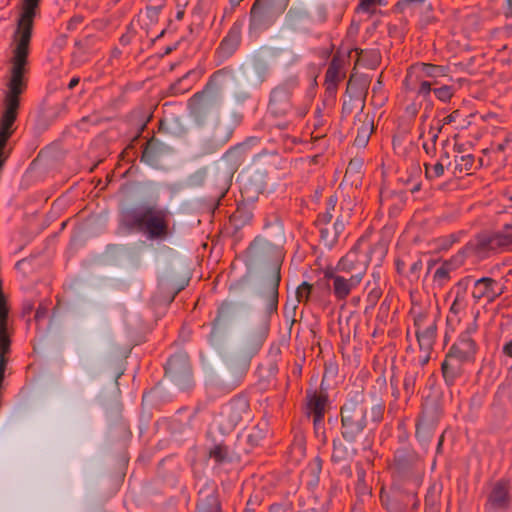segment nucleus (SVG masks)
<instances>
[{"label": "nucleus", "mask_w": 512, "mask_h": 512, "mask_svg": "<svg viewBox=\"0 0 512 512\" xmlns=\"http://www.w3.org/2000/svg\"><path fill=\"white\" fill-rule=\"evenodd\" d=\"M298 84V77L292 76L271 91L268 110L274 118H302L306 114L305 110L298 112L292 108V90Z\"/></svg>", "instance_id": "obj_7"}, {"label": "nucleus", "mask_w": 512, "mask_h": 512, "mask_svg": "<svg viewBox=\"0 0 512 512\" xmlns=\"http://www.w3.org/2000/svg\"><path fill=\"white\" fill-rule=\"evenodd\" d=\"M197 512H221L220 502L215 489H201L199 491Z\"/></svg>", "instance_id": "obj_34"}, {"label": "nucleus", "mask_w": 512, "mask_h": 512, "mask_svg": "<svg viewBox=\"0 0 512 512\" xmlns=\"http://www.w3.org/2000/svg\"><path fill=\"white\" fill-rule=\"evenodd\" d=\"M454 87L449 85H443L441 87H434L433 93L436 98L442 102H448L454 95Z\"/></svg>", "instance_id": "obj_43"}, {"label": "nucleus", "mask_w": 512, "mask_h": 512, "mask_svg": "<svg viewBox=\"0 0 512 512\" xmlns=\"http://www.w3.org/2000/svg\"><path fill=\"white\" fill-rule=\"evenodd\" d=\"M155 3H156L155 6H148L146 8V13H147L148 17L151 19L157 18L162 7L164 6L165 2H155Z\"/></svg>", "instance_id": "obj_57"}, {"label": "nucleus", "mask_w": 512, "mask_h": 512, "mask_svg": "<svg viewBox=\"0 0 512 512\" xmlns=\"http://www.w3.org/2000/svg\"><path fill=\"white\" fill-rule=\"evenodd\" d=\"M246 257L249 265H267V271L263 277L281 275L284 258L282 249L267 239L261 236L255 237L246 249Z\"/></svg>", "instance_id": "obj_4"}, {"label": "nucleus", "mask_w": 512, "mask_h": 512, "mask_svg": "<svg viewBox=\"0 0 512 512\" xmlns=\"http://www.w3.org/2000/svg\"><path fill=\"white\" fill-rule=\"evenodd\" d=\"M510 503L509 489L505 482H497L489 496L485 508L489 511H496L508 508Z\"/></svg>", "instance_id": "obj_28"}, {"label": "nucleus", "mask_w": 512, "mask_h": 512, "mask_svg": "<svg viewBox=\"0 0 512 512\" xmlns=\"http://www.w3.org/2000/svg\"><path fill=\"white\" fill-rule=\"evenodd\" d=\"M9 309L5 295L0 297V326L7 325Z\"/></svg>", "instance_id": "obj_53"}, {"label": "nucleus", "mask_w": 512, "mask_h": 512, "mask_svg": "<svg viewBox=\"0 0 512 512\" xmlns=\"http://www.w3.org/2000/svg\"><path fill=\"white\" fill-rule=\"evenodd\" d=\"M495 239L497 248L512 250V233L503 230L502 232L495 233Z\"/></svg>", "instance_id": "obj_42"}, {"label": "nucleus", "mask_w": 512, "mask_h": 512, "mask_svg": "<svg viewBox=\"0 0 512 512\" xmlns=\"http://www.w3.org/2000/svg\"><path fill=\"white\" fill-rule=\"evenodd\" d=\"M232 134L233 130L228 124L217 122L214 125L211 136L202 141L201 147H203L206 153H212L225 146L231 139Z\"/></svg>", "instance_id": "obj_26"}, {"label": "nucleus", "mask_w": 512, "mask_h": 512, "mask_svg": "<svg viewBox=\"0 0 512 512\" xmlns=\"http://www.w3.org/2000/svg\"><path fill=\"white\" fill-rule=\"evenodd\" d=\"M368 80L361 78L359 80H354L352 77L349 79L347 84V92L351 93L350 100L344 101L342 104V114L348 116L353 111V103L352 97H356L357 99H361L367 93L368 89Z\"/></svg>", "instance_id": "obj_31"}, {"label": "nucleus", "mask_w": 512, "mask_h": 512, "mask_svg": "<svg viewBox=\"0 0 512 512\" xmlns=\"http://www.w3.org/2000/svg\"><path fill=\"white\" fill-rule=\"evenodd\" d=\"M417 489L408 485L406 491L394 490L391 496H381V502L388 512H414L419 507Z\"/></svg>", "instance_id": "obj_15"}, {"label": "nucleus", "mask_w": 512, "mask_h": 512, "mask_svg": "<svg viewBox=\"0 0 512 512\" xmlns=\"http://www.w3.org/2000/svg\"><path fill=\"white\" fill-rule=\"evenodd\" d=\"M328 17L327 9L324 5H318L316 7V15L312 17L311 23H324Z\"/></svg>", "instance_id": "obj_54"}, {"label": "nucleus", "mask_w": 512, "mask_h": 512, "mask_svg": "<svg viewBox=\"0 0 512 512\" xmlns=\"http://www.w3.org/2000/svg\"><path fill=\"white\" fill-rule=\"evenodd\" d=\"M324 279L329 281V287L337 301H345L352 291L355 290L362 282L329 268L324 270Z\"/></svg>", "instance_id": "obj_17"}, {"label": "nucleus", "mask_w": 512, "mask_h": 512, "mask_svg": "<svg viewBox=\"0 0 512 512\" xmlns=\"http://www.w3.org/2000/svg\"><path fill=\"white\" fill-rule=\"evenodd\" d=\"M285 10V3H277L276 0H255L249 12V36L258 37L268 30Z\"/></svg>", "instance_id": "obj_6"}, {"label": "nucleus", "mask_w": 512, "mask_h": 512, "mask_svg": "<svg viewBox=\"0 0 512 512\" xmlns=\"http://www.w3.org/2000/svg\"><path fill=\"white\" fill-rule=\"evenodd\" d=\"M437 334L435 320H431L427 326L421 330H416V337L419 343L420 351L431 353Z\"/></svg>", "instance_id": "obj_36"}, {"label": "nucleus", "mask_w": 512, "mask_h": 512, "mask_svg": "<svg viewBox=\"0 0 512 512\" xmlns=\"http://www.w3.org/2000/svg\"><path fill=\"white\" fill-rule=\"evenodd\" d=\"M264 438V435L261 430L257 429L252 431L247 436V442L250 444L251 447L258 446L260 441Z\"/></svg>", "instance_id": "obj_55"}, {"label": "nucleus", "mask_w": 512, "mask_h": 512, "mask_svg": "<svg viewBox=\"0 0 512 512\" xmlns=\"http://www.w3.org/2000/svg\"><path fill=\"white\" fill-rule=\"evenodd\" d=\"M382 296V289L381 287L373 286L370 291L367 294L366 302L367 307L366 309H373L376 304L378 303L379 299Z\"/></svg>", "instance_id": "obj_48"}, {"label": "nucleus", "mask_w": 512, "mask_h": 512, "mask_svg": "<svg viewBox=\"0 0 512 512\" xmlns=\"http://www.w3.org/2000/svg\"><path fill=\"white\" fill-rule=\"evenodd\" d=\"M344 229H345V222L343 221L342 218L338 217L332 227V233L335 235L337 240H338V237L341 235V233L344 231Z\"/></svg>", "instance_id": "obj_60"}, {"label": "nucleus", "mask_w": 512, "mask_h": 512, "mask_svg": "<svg viewBox=\"0 0 512 512\" xmlns=\"http://www.w3.org/2000/svg\"><path fill=\"white\" fill-rule=\"evenodd\" d=\"M119 225L127 232L141 233L151 241H165L174 233L170 212L157 205L141 204L122 209Z\"/></svg>", "instance_id": "obj_2"}, {"label": "nucleus", "mask_w": 512, "mask_h": 512, "mask_svg": "<svg viewBox=\"0 0 512 512\" xmlns=\"http://www.w3.org/2000/svg\"><path fill=\"white\" fill-rule=\"evenodd\" d=\"M419 109L420 106L417 103L413 102L406 107L405 111L409 117L414 118L417 116Z\"/></svg>", "instance_id": "obj_63"}, {"label": "nucleus", "mask_w": 512, "mask_h": 512, "mask_svg": "<svg viewBox=\"0 0 512 512\" xmlns=\"http://www.w3.org/2000/svg\"><path fill=\"white\" fill-rule=\"evenodd\" d=\"M451 267L448 263H443L439 266L434 272L433 279L435 282H438L439 285H443L445 282L449 280Z\"/></svg>", "instance_id": "obj_45"}, {"label": "nucleus", "mask_w": 512, "mask_h": 512, "mask_svg": "<svg viewBox=\"0 0 512 512\" xmlns=\"http://www.w3.org/2000/svg\"><path fill=\"white\" fill-rule=\"evenodd\" d=\"M312 288H313V286L310 283H308L306 281L302 282L297 287L296 292H295L297 302L298 303L308 302L311 292H312Z\"/></svg>", "instance_id": "obj_44"}, {"label": "nucleus", "mask_w": 512, "mask_h": 512, "mask_svg": "<svg viewBox=\"0 0 512 512\" xmlns=\"http://www.w3.org/2000/svg\"><path fill=\"white\" fill-rule=\"evenodd\" d=\"M467 362L447 352L442 364L441 371L445 383L452 386L463 375V366Z\"/></svg>", "instance_id": "obj_27"}, {"label": "nucleus", "mask_w": 512, "mask_h": 512, "mask_svg": "<svg viewBox=\"0 0 512 512\" xmlns=\"http://www.w3.org/2000/svg\"><path fill=\"white\" fill-rule=\"evenodd\" d=\"M419 371L417 368H410L406 371L403 379V389L407 398H410L415 392V385Z\"/></svg>", "instance_id": "obj_39"}, {"label": "nucleus", "mask_w": 512, "mask_h": 512, "mask_svg": "<svg viewBox=\"0 0 512 512\" xmlns=\"http://www.w3.org/2000/svg\"><path fill=\"white\" fill-rule=\"evenodd\" d=\"M477 331L478 324L476 320H474L459 334L448 352L467 363L474 362L479 348L474 339V335L477 334Z\"/></svg>", "instance_id": "obj_12"}, {"label": "nucleus", "mask_w": 512, "mask_h": 512, "mask_svg": "<svg viewBox=\"0 0 512 512\" xmlns=\"http://www.w3.org/2000/svg\"><path fill=\"white\" fill-rule=\"evenodd\" d=\"M408 72H414V75L423 79L436 81L438 77L446 76L447 67L430 63H418L412 66Z\"/></svg>", "instance_id": "obj_33"}, {"label": "nucleus", "mask_w": 512, "mask_h": 512, "mask_svg": "<svg viewBox=\"0 0 512 512\" xmlns=\"http://www.w3.org/2000/svg\"><path fill=\"white\" fill-rule=\"evenodd\" d=\"M40 1L41 0L21 1L20 13L13 35L32 39L34 19L39 13Z\"/></svg>", "instance_id": "obj_18"}, {"label": "nucleus", "mask_w": 512, "mask_h": 512, "mask_svg": "<svg viewBox=\"0 0 512 512\" xmlns=\"http://www.w3.org/2000/svg\"><path fill=\"white\" fill-rule=\"evenodd\" d=\"M385 404L381 400L370 403L363 391L349 393L340 408V433L348 443H355L366 429L374 430L383 420Z\"/></svg>", "instance_id": "obj_1"}, {"label": "nucleus", "mask_w": 512, "mask_h": 512, "mask_svg": "<svg viewBox=\"0 0 512 512\" xmlns=\"http://www.w3.org/2000/svg\"><path fill=\"white\" fill-rule=\"evenodd\" d=\"M495 234H479L474 239L470 240L465 247L459 252L462 258L475 255L484 257L488 252L496 250Z\"/></svg>", "instance_id": "obj_24"}, {"label": "nucleus", "mask_w": 512, "mask_h": 512, "mask_svg": "<svg viewBox=\"0 0 512 512\" xmlns=\"http://www.w3.org/2000/svg\"><path fill=\"white\" fill-rule=\"evenodd\" d=\"M11 340L7 333V325L0 326V355L5 356L10 352Z\"/></svg>", "instance_id": "obj_47"}, {"label": "nucleus", "mask_w": 512, "mask_h": 512, "mask_svg": "<svg viewBox=\"0 0 512 512\" xmlns=\"http://www.w3.org/2000/svg\"><path fill=\"white\" fill-rule=\"evenodd\" d=\"M84 21V17L81 15H74L67 22V30L73 31L76 30Z\"/></svg>", "instance_id": "obj_58"}, {"label": "nucleus", "mask_w": 512, "mask_h": 512, "mask_svg": "<svg viewBox=\"0 0 512 512\" xmlns=\"http://www.w3.org/2000/svg\"><path fill=\"white\" fill-rule=\"evenodd\" d=\"M250 416L249 401L246 396L240 394L222 406L217 418V425L222 434H229Z\"/></svg>", "instance_id": "obj_9"}, {"label": "nucleus", "mask_w": 512, "mask_h": 512, "mask_svg": "<svg viewBox=\"0 0 512 512\" xmlns=\"http://www.w3.org/2000/svg\"><path fill=\"white\" fill-rule=\"evenodd\" d=\"M202 72L200 70L192 69L184 74L181 78L177 79L170 85V92L172 95H181L188 92L193 85L200 79Z\"/></svg>", "instance_id": "obj_35"}, {"label": "nucleus", "mask_w": 512, "mask_h": 512, "mask_svg": "<svg viewBox=\"0 0 512 512\" xmlns=\"http://www.w3.org/2000/svg\"><path fill=\"white\" fill-rule=\"evenodd\" d=\"M172 152L173 149L171 146L163 143L156 137H152L145 143L141 155V162H144L152 168H159L161 160Z\"/></svg>", "instance_id": "obj_22"}, {"label": "nucleus", "mask_w": 512, "mask_h": 512, "mask_svg": "<svg viewBox=\"0 0 512 512\" xmlns=\"http://www.w3.org/2000/svg\"><path fill=\"white\" fill-rule=\"evenodd\" d=\"M250 364L251 361L249 358L234 357L230 359L226 364L225 371H223L220 377V387L227 392L238 388L243 383L249 371Z\"/></svg>", "instance_id": "obj_13"}, {"label": "nucleus", "mask_w": 512, "mask_h": 512, "mask_svg": "<svg viewBox=\"0 0 512 512\" xmlns=\"http://www.w3.org/2000/svg\"><path fill=\"white\" fill-rule=\"evenodd\" d=\"M427 314L425 313H418L414 317V326L416 327V330H421L427 326Z\"/></svg>", "instance_id": "obj_59"}, {"label": "nucleus", "mask_w": 512, "mask_h": 512, "mask_svg": "<svg viewBox=\"0 0 512 512\" xmlns=\"http://www.w3.org/2000/svg\"><path fill=\"white\" fill-rule=\"evenodd\" d=\"M395 477L401 484L418 488L423 479L424 465L418 453L411 447L405 446L394 453Z\"/></svg>", "instance_id": "obj_5"}, {"label": "nucleus", "mask_w": 512, "mask_h": 512, "mask_svg": "<svg viewBox=\"0 0 512 512\" xmlns=\"http://www.w3.org/2000/svg\"><path fill=\"white\" fill-rule=\"evenodd\" d=\"M422 267H423L422 260L418 259V260L414 261L409 267L407 277H409L411 280H415V281L418 280Z\"/></svg>", "instance_id": "obj_52"}, {"label": "nucleus", "mask_w": 512, "mask_h": 512, "mask_svg": "<svg viewBox=\"0 0 512 512\" xmlns=\"http://www.w3.org/2000/svg\"><path fill=\"white\" fill-rule=\"evenodd\" d=\"M244 26V19L239 18L233 22L226 35L220 41L215 50V59L217 65L222 64L224 61L231 58L242 43V30Z\"/></svg>", "instance_id": "obj_14"}, {"label": "nucleus", "mask_w": 512, "mask_h": 512, "mask_svg": "<svg viewBox=\"0 0 512 512\" xmlns=\"http://www.w3.org/2000/svg\"><path fill=\"white\" fill-rule=\"evenodd\" d=\"M318 227L320 232V238L323 244L329 248L333 247L337 242V239L335 235L332 233V230L326 227V225H320Z\"/></svg>", "instance_id": "obj_46"}, {"label": "nucleus", "mask_w": 512, "mask_h": 512, "mask_svg": "<svg viewBox=\"0 0 512 512\" xmlns=\"http://www.w3.org/2000/svg\"><path fill=\"white\" fill-rule=\"evenodd\" d=\"M312 16L304 8L292 7L286 14V22L290 29L300 31L306 29L307 24L311 23Z\"/></svg>", "instance_id": "obj_32"}, {"label": "nucleus", "mask_w": 512, "mask_h": 512, "mask_svg": "<svg viewBox=\"0 0 512 512\" xmlns=\"http://www.w3.org/2000/svg\"><path fill=\"white\" fill-rule=\"evenodd\" d=\"M475 158L472 154L455 156V171L459 173L468 172L474 166Z\"/></svg>", "instance_id": "obj_41"}, {"label": "nucleus", "mask_w": 512, "mask_h": 512, "mask_svg": "<svg viewBox=\"0 0 512 512\" xmlns=\"http://www.w3.org/2000/svg\"><path fill=\"white\" fill-rule=\"evenodd\" d=\"M403 83L407 90L416 92L418 96H421L426 100L429 98L431 92H433V88L437 84V81L423 79L414 75V72H407Z\"/></svg>", "instance_id": "obj_30"}, {"label": "nucleus", "mask_w": 512, "mask_h": 512, "mask_svg": "<svg viewBox=\"0 0 512 512\" xmlns=\"http://www.w3.org/2000/svg\"><path fill=\"white\" fill-rule=\"evenodd\" d=\"M440 408L433 404L426 406L416 424V438L421 442H427L432 437L433 431L441 417Z\"/></svg>", "instance_id": "obj_20"}, {"label": "nucleus", "mask_w": 512, "mask_h": 512, "mask_svg": "<svg viewBox=\"0 0 512 512\" xmlns=\"http://www.w3.org/2000/svg\"><path fill=\"white\" fill-rule=\"evenodd\" d=\"M374 8V0H359V4L357 6L358 11L366 13H372L374 11Z\"/></svg>", "instance_id": "obj_56"}, {"label": "nucleus", "mask_w": 512, "mask_h": 512, "mask_svg": "<svg viewBox=\"0 0 512 512\" xmlns=\"http://www.w3.org/2000/svg\"><path fill=\"white\" fill-rule=\"evenodd\" d=\"M505 291V286L500 285L497 280L491 277H482L474 281L472 297L475 301L486 298L489 302H493L500 297Z\"/></svg>", "instance_id": "obj_23"}, {"label": "nucleus", "mask_w": 512, "mask_h": 512, "mask_svg": "<svg viewBox=\"0 0 512 512\" xmlns=\"http://www.w3.org/2000/svg\"><path fill=\"white\" fill-rule=\"evenodd\" d=\"M363 240L359 239L354 246L337 262L335 267H328L340 274L351 276L363 281L366 275L369 260L367 254L362 251Z\"/></svg>", "instance_id": "obj_10"}, {"label": "nucleus", "mask_w": 512, "mask_h": 512, "mask_svg": "<svg viewBox=\"0 0 512 512\" xmlns=\"http://www.w3.org/2000/svg\"><path fill=\"white\" fill-rule=\"evenodd\" d=\"M338 198L336 195H331L326 201V210L319 213L315 221L316 226L327 225L333 218V212L337 205Z\"/></svg>", "instance_id": "obj_38"}, {"label": "nucleus", "mask_w": 512, "mask_h": 512, "mask_svg": "<svg viewBox=\"0 0 512 512\" xmlns=\"http://www.w3.org/2000/svg\"><path fill=\"white\" fill-rule=\"evenodd\" d=\"M369 134L367 133V128H363L362 132L358 131V134L355 138V143L358 146H365L368 142Z\"/></svg>", "instance_id": "obj_61"}, {"label": "nucleus", "mask_w": 512, "mask_h": 512, "mask_svg": "<svg viewBox=\"0 0 512 512\" xmlns=\"http://www.w3.org/2000/svg\"><path fill=\"white\" fill-rule=\"evenodd\" d=\"M269 58L268 55H257L252 59L250 70L243 71L248 85L259 88L268 79L271 71Z\"/></svg>", "instance_id": "obj_21"}, {"label": "nucleus", "mask_w": 512, "mask_h": 512, "mask_svg": "<svg viewBox=\"0 0 512 512\" xmlns=\"http://www.w3.org/2000/svg\"><path fill=\"white\" fill-rule=\"evenodd\" d=\"M342 64L337 58H333L328 65L325 73V86L326 90L330 94H334L337 90L338 84L344 78V74L341 72Z\"/></svg>", "instance_id": "obj_37"}, {"label": "nucleus", "mask_w": 512, "mask_h": 512, "mask_svg": "<svg viewBox=\"0 0 512 512\" xmlns=\"http://www.w3.org/2000/svg\"><path fill=\"white\" fill-rule=\"evenodd\" d=\"M206 177L207 168L199 169L189 177V184L191 186H201L204 184Z\"/></svg>", "instance_id": "obj_50"}, {"label": "nucleus", "mask_w": 512, "mask_h": 512, "mask_svg": "<svg viewBox=\"0 0 512 512\" xmlns=\"http://www.w3.org/2000/svg\"><path fill=\"white\" fill-rule=\"evenodd\" d=\"M209 457L217 464H222L229 461L228 447L223 444H217L209 451Z\"/></svg>", "instance_id": "obj_40"}, {"label": "nucleus", "mask_w": 512, "mask_h": 512, "mask_svg": "<svg viewBox=\"0 0 512 512\" xmlns=\"http://www.w3.org/2000/svg\"><path fill=\"white\" fill-rule=\"evenodd\" d=\"M237 313V304L232 301H223L217 308L216 317L212 321L210 338H217L231 323Z\"/></svg>", "instance_id": "obj_25"}, {"label": "nucleus", "mask_w": 512, "mask_h": 512, "mask_svg": "<svg viewBox=\"0 0 512 512\" xmlns=\"http://www.w3.org/2000/svg\"><path fill=\"white\" fill-rule=\"evenodd\" d=\"M281 275L263 277L258 291L259 298L263 301L265 319L269 320L272 314L277 313L279 302V286Z\"/></svg>", "instance_id": "obj_16"}, {"label": "nucleus", "mask_w": 512, "mask_h": 512, "mask_svg": "<svg viewBox=\"0 0 512 512\" xmlns=\"http://www.w3.org/2000/svg\"><path fill=\"white\" fill-rule=\"evenodd\" d=\"M269 333V320L264 319L257 328L249 329L242 338L241 350L244 358L255 356L262 348Z\"/></svg>", "instance_id": "obj_19"}, {"label": "nucleus", "mask_w": 512, "mask_h": 512, "mask_svg": "<svg viewBox=\"0 0 512 512\" xmlns=\"http://www.w3.org/2000/svg\"><path fill=\"white\" fill-rule=\"evenodd\" d=\"M425 174L427 178H438L444 174V166L441 162L434 165L425 164Z\"/></svg>", "instance_id": "obj_49"}, {"label": "nucleus", "mask_w": 512, "mask_h": 512, "mask_svg": "<svg viewBox=\"0 0 512 512\" xmlns=\"http://www.w3.org/2000/svg\"><path fill=\"white\" fill-rule=\"evenodd\" d=\"M164 369L165 377L180 390H185L192 386L193 374L190 359L186 352H178L170 356Z\"/></svg>", "instance_id": "obj_11"}, {"label": "nucleus", "mask_w": 512, "mask_h": 512, "mask_svg": "<svg viewBox=\"0 0 512 512\" xmlns=\"http://www.w3.org/2000/svg\"><path fill=\"white\" fill-rule=\"evenodd\" d=\"M471 282H472V277L471 276H466V277L460 279L455 284V286L453 287L451 292H459V294H463V295L466 296L467 295V290H468Z\"/></svg>", "instance_id": "obj_51"}, {"label": "nucleus", "mask_w": 512, "mask_h": 512, "mask_svg": "<svg viewBox=\"0 0 512 512\" xmlns=\"http://www.w3.org/2000/svg\"><path fill=\"white\" fill-rule=\"evenodd\" d=\"M332 446L331 461L334 464L341 465L343 468L347 467L350 469V464L357 455V449L348 447L339 438L333 439Z\"/></svg>", "instance_id": "obj_29"}, {"label": "nucleus", "mask_w": 512, "mask_h": 512, "mask_svg": "<svg viewBox=\"0 0 512 512\" xmlns=\"http://www.w3.org/2000/svg\"><path fill=\"white\" fill-rule=\"evenodd\" d=\"M371 277L373 278V285L380 287V282L382 278L381 268L375 267L372 271Z\"/></svg>", "instance_id": "obj_64"}, {"label": "nucleus", "mask_w": 512, "mask_h": 512, "mask_svg": "<svg viewBox=\"0 0 512 512\" xmlns=\"http://www.w3.org/2000/svg\"><path fill=\"white\" fill-rule=\"evenodd\" d=\"M328 407L329 398L325 391L314 389L306 390L304 413L307 417H312L314 434L322 445L327 443L324 417Z\"/></svg>", "instance_id": "obj_8"}, {"label": "nucleus", "mask_w": 512, "mask_h": 512, "mask_svg": "<svg viewBox=\"0 0 512 512\" xmlns=\"http://www.w3.org/2000/svg\"><path fill=\"white\" fill-rule=\"evenodd\" d=\"M234 76L231 67H224L212 73L204 88L195 93L188 101L189 118L196 128H203L216 106L220 91Z\"/></svg>", "instance_id": "obj_3"}, {"label": "nucleus", "mask_w": 512, "mask_h": 512, "mask_svg": "<svg viewBox=\"0 0 512 512\" xmlns=\"http://www.w3.org/2000/svg\"><path fill=\"white\" fill-rule=\"evenodd\" d=\"M390 386L392 389V396L395 400H398L400 397V390H399V380L396 376H392L390 378Z\"/></svg>", "instance_id": "obj_62"}]
</instances>
